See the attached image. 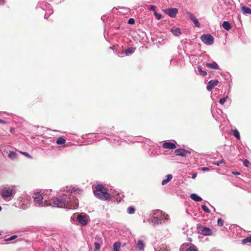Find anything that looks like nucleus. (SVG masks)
<instances>
[{"label":"nucleus","instance_id":"nucleus-1","mask_svg":"<svg viewBox=\"0 0 251 251\" xmlns=\"http://www.w3.org/2000/svg\"><path fill=\"white\" fill-rule=\"evenodd\" d=\"M61 191L64 192L62 196L55 199L49 194L48 201L49 206H57L61 208H67L68 209H75L78 205L77 199L74 196L76 194H80L82 191L78 188H75L72 186L62 188Z\"/></svg>","mask_w":251,"mask_h":251},{"label":"nucleus","instance_id":"nucleus-2","mask_svg":"<svg viewBox=\"0 0 251 251\" xmlns=\"http://www.w3.org/2000/svg\"><path fill=\"white\" fill-rule=\"evenodd\" d=\"M33 204L38 207H44L49 206L48 201L50 199L49 195L47 193L42 195L40 193H34L33 196Z\"/></svg>","mask_w":251,"mask_h":251},{"label":"nucleus","instance_id":"nucleus-3","mask_svg":"<svg viewBox=\"0 0 251 251\" xmlns=\"http://www.w3.org/2000/svg\"><path fill=\"white\" fill-rule=\"evenodd\" d=\"M169 220V215L160 210H156L153 214L151 222L153 226L165 223Z\"/></svg>","mask_w":251,"mask_h":251},{"label":"nucleus","instance_id":"nucleus-4","mask_svg":"<svg viewBox=\"0 0 251 251\" xmlns=\"http://www.w3.org/2000/svg\"><path fill=\"white\" fill-rule=\"evenodd\" d=\"M95 196L101 200H107L110 198V194L107 193V190L102 185L99 184L96 186L94 190Z\"/></svg>","mask_w":251,"mask_h":251},{"label":"nucleus","instance_id":"nucleus-5","mask_svg":"<svg viewBox=\"0 0 251 251\" xmlns=\"http://www.w3.org/2000/svg\"><path fill=\"white\" fill-rule=\"evenodd\" d=\"M38 8H40L46 11V13L44 15L45 19H48L50 16L53 14V10L50 5L45 1H41L38 2L36 6V9Z\"/></svg>","mask_w":251,"mask_h":251},{"label":"nucleus","instance_id":"nucleus-6","mask_svg":"<svg viewBox=\"0 0 251 251\" xmlns=\"http://www.w3.org/2000/svg\"><path fill=\"white\" fill-rule=\"evenodd\" d=\"M15 191L12 187H4L1 190V198L7 201L11 200L15 196Z\"/></svg>","mask_w":251,"mask_h":251},{"label":"nucleus","instance_id":"nucleus-7","mask_svg":"<svg viewBox=\"0 0 251 251\" xmlns=\"http://www.w3.org/2000/svg\"><path fill=\"white\" fill-rule=\"evenodd\" d=\"M201 39L206 45H211L214 43V38L210 34H202L201 37Z\"/></svg>","mask_w":251,"mask_h":251},{"label":"nucleus","instance_id":"nucleus-8","mask_svg":"<svg viewBox=\"0 0 251 251\" xmlns=\"http://www.w3.org/2000/svg\"><path fill=\"white\" fill-rule=\"evenodd\" d=\"M198 232L202 235L208 236L212 234V230L210 228L204 227L202 226L198 227Z\"/></svg>","mask_w":251,"mask_h":251},{"label":"nucleus","instance_id":"nucleus-9","mask_svg":"<svg viewBox=\"0 0 251 251\" xmlns=\"http://www.w3.org/2000/svg\"><path fill=\"white\" fill-rule=\"evenodd\" d=\"M186 15L189 17V18L192 21L195 26L197 27H200L201 25L198 19L194 15L193 13H192L190 12H187Z\"/></svg>","mask_w":251,"mask_h":251},{"label":"nucleus","instance_id":"nucleus-10","mask_svg":"<svg viewBox=\"0 0 251 251\" xmlns=\"http://www.w3.org/2000/svg\"><path fill=\"white\" fill-rule=\"evenodd\" d=\"M165 13L171 18H175L178 13V9L176 8L166 9L164 10Z\"/></svg>","mask_w":251,"mask_h":251},{"label":"nucleus","instance_id":"nucleus-11","mask_svg":"<svg viewBox=\"0 0 251 251\" xmlns=\"http://www.w3.org/2000/svg\"><path fill=\"white\" fill-rule=\"evenodd\" d=\"M31 198L28 196H25L22 198L21 202L22 205H24V208L28 207L30 203Z\"/></svg>","mask_w":251,"mask_h":251},{"label":"nucleus","instance_id":"nucleus-12","mask_svg":"<svg viewBox=\"0 0 251 251\" xmlns=\"http://www.w3.org/2000/svg\"><path fill=\"white\" fill-rule=\"evenodd\" d=\"M76 219L78 223L83 226H85L87 224V219L84 215H82L81 214L78 215Z\"/></svg>","mask_w":251,"mask_h":251},{"label":"nucleus","instance_id":"nucleus-13","mask_svg":"<svg viewBox=\"0 0 251 251\" xmlns=\"http://www.w3.org/2000/svg\"><path fill=\"white\" fill-rule=\"evenodd\" d=\"M188 151L181 148L177 149L175 151V153L176 155L180 156H186L188 153Z\"/></svg>","mask_w":251,"mask_h":251},{"label":"nucleus","instance_id":"nucleus-14","mask_svg":"<svg viewBox=\"0 0 251 251\" xmlns=\"http://www.w3.org/2000/svg\"><path fill=\"white\" fill-rule=\"evenodd\" d=\"M219 83L218 80L212 79L208 82V84L206 86V89L208 91H210L214 87L217 86Z\"/></svg>","mask_w":251,"mask_h":251},{"label":"nucleus","instance_id":"nucleus-15","mask_svg":"<svg viewBox=\"0 0 251 251\" xmlns=\"http://www.w3.org/2000/svg\"><path fill=\"white\" fill-rule=\"evenodd\" d=\"M176 147L175 143L170 142H165L162 145V148L164 149L173 150L176 149Z\"/></svg>","mask_w":251,"mask_h":251},{"label":"nucleus","instance_id":"nucleus-16","mask_svg":"<svg viewBox=\"0 0 251 251\" xmlns=\"http://www.w3.org/2000/svg\"><path fill=\"white\" fill-rule=\"evenodd\" d=\"M155 251H169L167 245L161 244L154 248Z\"/></svg>","mask_w":251,"mask_h":251},{"label":"nucleus","instance_id":"nucleus-17","mask_svg":"<svg viewBox=\"0 0 251 251\" xmlns=\"http://www.w3.org/2000/svg\"><path fill=\"white\" fill-rule=\"evenodd\" d=\"M110 139L112 143L114 144H117L118 145H120L122 142L121 138L119 136L114 135L111 136Z\"/></svg>","mask_w":251,"mask_h":251},{"label":"nucleus","instance_id":"nucleus-18","mask_svg":"<svg viewBox=\"0 0 251 251\" xmlns=\"http://www.w3.org/2000/svg\"><path fill=\"white\" fill-rule=\"evenodd\" d=\"M205 66L208 68H211V69H215V70L219 69L218 65L215 61H213L212 63H206L205 64Z\"/></svg>","mask_w":251,"mask_h":251},{"label":"nucleus","instance_id":"nucleus-19","mask_svg":"<svg viewBox=\"0 0 251 251\" xmlns=\"http://www.w3.org/2000/svg\"><path fill=\"white\" fill-rule=\"evenodd\" d=\"M171 31L174 35L176 36H178L181 34V29L179 27L172 28Z\"/></svg>","mask_w":251,"mask_h":251},{"label":"nucleus","instance_id":"nucleus-20","mask_svg":"<svg viewBox=\"0 0 251 251\" xmlns=\"http://www.w3.org/2000/svg\"><path fill=\"white\" fill-rule=\"evenodd\" d=\"M190 198L193 201H197V202L201 201L202 200V198L201 197H200L197 194H195V193L192 194L190 195Z\"/></svg>","mask_w":251,"mask_h":251},{"label":"nucleus","instance_id":"nucleus-21","mask_svg":"<svg viewBox=\"0 0 251 251\" xmlns=\"http://www.w3.org/2000/svg\"><path fill=\"white\" fill-rule=\"evenodd\" d=\"M135 48L133 47L128 48L125 50V54L126 55H129L134 52Z\"/></svg>","mask_w":251,"mask_h":251},{"label":"nucleus","instance_id":"nucleus-22","mask_svg":"<svg viewBox=\"0 0 251 251\" xmlns=\"http://www.w3.org/2000/svg\"><path fill=\"white\" fill-rule=\"evenodd\" d=\"M173 178V176L171 174L168 175L166 176V178L163 179L161 182L162 185H165L171 180Z\"/></svg>","mask_w":251,"mask_h":251},{"label":"nucleus","instance_id":"nucleus-23","mask_svg":"<svg viewBox=\"0 0 251 251\" xmlns=\"http://www.w3.org/2000/svg\"><path fill=\"white\" fill-rule=\"evenodd\" d=\"M222 26L226 30H229L231 28L230 24L227 21H224L222 24Z\"/></svg>","mask_w":251,"mask_h":251},{"label":"nucleus","instance_id":"nucleus-24","mask_svg":"<svg viewBox=\"0 0 251 251\" xmlns=\"http://www.w3.org/2000/svg\"><path fill=\"white\" fill-rule=\"evenodd\" d=\"M242 11L245 14H251V8L249 7L243 6L242 7Z\"/></svg>","mask_w":251,"mask_h":251},{"label":"nucleus","instance_id":"nucleus-25","mask_svg":"<svg viewBox=\"0 0 251 251\" xmlns=\"http://www.w3.org/2000/svg\"><path fill=\"white\" fill-rule=\"evenodd\" d=\"M66 142V140L62 136L58 137L56 141V144L58 145H63Z\"/></svg>","mask_w":251,"mask_h":251},{"label":"nucleus","instance_id":"nucleus-26","mask_svg":"<svg viewBox=\"0 0 251 251\" xmlns=\"http://www.w3.org/2000/svg\"><path fill=\"white\" fill-rule=\"evenodd\" d=\"M121 243L120 242H116L113 244L114 251H120Z\"/></svg>","mask_w":251,"mask_h":251},{"label":"nucleus","instance_id":"nucleus-27","mask_svg":"<svg viewBox=\"0 0 251 251\" xmlns=\"http://www.w3.org/2000/svg\"><path fill=\"white\" fill-rule=\"evenodd\" d=\"M17 153L13 151H10L8 157L9 158L12 160H14L17 158Z\"/></svg>","mask_w":251,"mask_h":251},{"label":"nucleus","instance_id":"nucleus-28","mask_svg":"<svg viewBox=\"0 0 251 251\" xmlns=\"http://www.w3.org/2000/svg\"><path fill=\"white\" fill-rule=\"evenodd\" d=\"M137 245L138 249L140 250H143L145 246L143 241L141 240H139L138 241Z\"/></svg>","mask_w":251,"mask_h":251},{"label":"nucleus","instance_id":"nucleus-29","mask_svg":"<svg viewBox=\"0 0 251 251\" xmlns=\"http://www.w3.org/2000/svg\"><path fill=\"white\" fill-rule=\"evenodd\" d=\"M198 70L200 75L203 76H206L207 75V72L205 71L202 70L201 67V66L198 67Z\"/></svg>","mask_w":251,"mask_h":251},{"label":"nucleus","instance_id":"nucleus-30","mask_svg":"<svg viewBox=\"0 0 251 251\" xmlns=\"http://www.w3.org/2000/svg\"><path fill=\"white\" fill-rule=\"evenodd\" d=\"M232 134L237 139H240V133L238 130L236 129H233L232 130Z\"/></svg>","mask_w":251,"mask_h":251},{"label":"nucleus","instance_id":"nucleus-31","mask_svg":"<svg viewBox=\"0 0 251 251\" xmlns=\"http://www.w3.org/2000/svg\"><path fill=\"white\" fill-rule=\"evenodd\" d=\"M225 160L224 159H223L220 161H214L212 163V164L214 165L219 166L220 164H225Z\"/></svg>","mask_w":251,"mask_h":251},{"label":"nucleus","instance_id":"nucleus-32","mask_svg":"<svg viewBox=\"0 0 251 251\" xmlns=\"http://www.w3.org/2000/svg\"><path fill=\"white\" fill-rule=\"evenodd\" d=\"M248 243H251V235L242 240V243L243 244H246Z\"/></svg>","mask_w":251,"mask_h":251},{"label":"nucleus","instance_id":"nucleus-33","mask_svg":"<svg viewBox=\"0 0 251 251\" xmlns=\"http://www.w3.org/2000/svg\"><path fill=\"white\" fill-rule=\"evenodd\" d=\"M135 209L133 206H129L127 208V212L129 214H132L135 213Z\"/></svg>","mask_w":251,"mask_h":251},{"label":"nucleus","instance_id":"nucleus-34","mask_svg":"<svg viewBox=\"0 0 251 251\" xmlns=\"http://www.w3.org/2000/svg\"><path fill=\"white\" fill-rule=\"evenodd\" d=\"M189 58L190 59V62H196L197 60V56L193 54H189L188 55Z\"/></svg>","mask_w":251,"mask_h":251},{"label":"nucleus","instance_id":"nucleus-35","mask_svg":"<svg viewBox=\"0 0 251 251\" xmlns=\"http://www.w3.org/2000/svg\"><path fill=\"white\" fill-rule=\"evenodd\" d=\"M94 246H95L94 251H98L100 249L101 245L100 244V243H99L98 242H95Z\"/></svg>","mask_w":251,"mask_h":251},{"label":"nucleus","instance_id":"nucleus-36","mask_svg":"<svg viewBox=\"0 0 251 251\" xmlns=\"http://www.w3.org/2000/svg\"><path fill=\"white\" fill-rule=\"evenodd\" d=\"M123 195H120L119 193L117 194V196H115L116 200L118 201H120L121 200L123 199Z\"/></svg>","mask_w":251,"mask_h":251},{"label":"nucleus","instance_id":"nucleus-37","mask_svg":"<svg viewBox=\"0 0 251 251\" xmlns=\"http://www.w3.org/2000/svg\"><path fill=\"white\" fill-rule=\"evenodd\" d=\"M18 237V236L17 235H13L12 236H11L9 238H6L4 240V241H12L13 240H15V239H16Z\"/></svg>","mask_w":251,"mask_h":251},{"label":"nucleus","instance_id":"nucleus-38","mask_svg":"<svg viewBox=\"0 0 251 251\" xmlns=\"http://www.w3.org/2000/svg\"><path fill=\"white\" fill-rule=\"evenodd\" d=\"M201 208L202 209V210L205 212V213H208L210 212V210L208 209V208L205 206V205H201Z\"/></svg>","mask_w":251,"mask_h":251},{"label":"nucleus","instance_id":"nucleus-39","mask_svg":"<svg viewBox=\"0 0 251 251\" xmlns=\"http://www.w3.org/2000/svg\"><path fill=\"white\" fill-rule=\"evenodd\" d=\"M186 251H197V249L195 246H192L189 247L186 250Z\"/></svg>","mask_w":251,"mask_h":251},{"label":"nucleus","instance_id":"nucleus-40","mask_svg":"<svg viewBox=\"0 0 251 251\" xmlns=\"http://www.w3.org/2000/svg\"><path fill=\"white\" fill-rule=\"evenodd\" d=\"M228 97L226 96V97L223 98L219 100V102L221 104L223 105L226 101Z\"/></svg>","mask_w":251,"mask_h":251},{"label":"nucleus","instance_id":"nucleus-41","mask_svg":"<svg viewBox=\"0 0 251 251\" xmlns=\"http://www.w3.org/2000/svg\"><path fill=\"white\" fill-rule=\"evenodd\" d=\"M218 225L220 226H222L224 225V221L221 218H219L217 221Z\"/></svg>","mask_w":251,"mask_h":251},{"label":"nucleus","instance_id":"nucleus-42","mask_svg":"<svg viewBox=\"0 0 251 251\" xmlns=\"http://www.w3.org/2000/svg\"><path fill=\"white\" fill-rule=\"evenodd\" d=\"M20 153L23 154V155H25V156L29 158H32V156L27 152L25 151H20Z\"/></svg>","mask_w":251,"mask_h":251},{"label":"nucleus","instance_id":"nucleus-43","mask_svg":"<svg viewBox=\"0 0 251 251\" xmlns=\"http://www.w3.org/2000/svg\"><path fill=\"white\" fill-rule=\"evenodd\" d=\"M135 23V20L133 18H130L128 21V23L129 24L132 25Z\"/></svg>","mask_w":251,"mask_h":251},{"label":"nucleus","instance_id":"nucleus-44","mask_svg":"<svg viewBox=\"0 0 251 251\" xmlns=\"http://www.w3.org/2000/svg\"><path fill=\"white\" fill-rule=\"evenodd\" d=\"M249 164V161L247 159L245 160L243 162L244 165L246 167H248Z\"/></svg>","mask_w":251,"mask_h":251},{"label":"nucleus","instance_id":"nucleus-45","mask_svg":"<svg viewBox=\"0 0 251 251\" xmlns=\"http://www.w3.org/2000/svg\"><path fill=\"white\" fill-rule=\"evenodd\" d=\"M201 170L202 171L205 172V171H209L210 169H209V167H204L201 168Z\"/></svg>","mask_w":251,"mask_h":251},{"label":"nucleus","instance_id":"nucleus-46","mask_svg":"<svg viewBox=\"0 0 251 251\" xmlns=\"http://www.w3.org/2000/svg\"><path fill=\"white\" fill-rule=\"evenodd\" d=\"M188 246V245L187 243L183 244L180 247V250H182V249H184V248L187 247Z\"/></svg>","mask_w":251,"mask_h":251},{"label":"nucleus","instance_id":"nucleus-47","mask_svg":"<svg viewBox=\"0 0 251 251\" xmlns=\"http://www.w3.org/2000/svg\"><path fill=\"white\" fill-rule=\"evenodd\" d=\"M155 16L158 20H160L162 18V15L161 14H155Z\"/></svg>","mask_w":251,"mask_h":251},{"label":"nucleus","instance_id":"nucleus-48","mask_svg":"<svg viewBox=\"0 0 251 251\" xmlns=\"http://www.w3.org/2000/svg\"><path fill=\"white\" fill-rule=\"evenodd\" d=\"M155 9V7L154 5H151V6L150 10L151 11H154Z\"/></svg>","mask_w":251,"mask_h":251},{"label":"nucleus","instance_id":"nucleus-49","mask_svg":"<svg viewBox=\"0 0 251 251\" xmlns=\"http://www.w3.org/2000/svg\"><path fill=\"white\" fill-rule=\"evenodd\" d=\"M105 18H106V16L105 15H103L101 16V20L103 21V22H104L105 21Z\"/></svg>","mask_w":251,"mask_h":251},{"label":"nucleus","instance_id":"nucleus-50","mask_svg":"<svg viewBox=\"0 0 251 251\" xmlns=\"http://www.w3.org/2000/svg\"><path fill=\"white\" fill-rule=\"evenodd\" d=\"M232 174H233L234 175H240V173L234 171V172H232Z\"/></svg>","mask_w":251,"mask_h":251},{"label":"nucleus","instance_id":"nucleus-51","mask_svg":"<svg viewBox=\"0 0 251 251\" xmlns=\"http://www.w3.org/2000/svg\"><path fill=\"white\" fill-rule=\"evenodd\" d=\"M4 3V0H0V5H2Z\"/></svg>","mask_w":251,"mask_h":251},{"label":"nucleus","instance_id":"nucleus-52","mask_svg":"<svg viewBox=\"0 0 251 251\" xmlns=\"http://www.w3.org/2000/svg\"><path fill=\"white\" fill-rule=\"evenodd\" d=\"M0 123L1 124H5V122L1 119H0Z\"/></svg>","mask_w":251,"mask_h":251},{"label":"nucleus","instance_id":"nucleus-53","mask_svg":"<svg viewBox=\"0 0 251 251\" xmlns=\"http://www.w3.org/2000/svg\"><path fill=\"white\" fill-rule=\"evenodd\" d=\"M197 175L196 174H194L192 175V178L194 179L196 177Z\"/></svg>","mask_w":251,"mask_h":251},{"label":"nucleus","instance_id":"nucleus-54","mask_svg":"<svg viewBox=\"0 0 251 251\" xmlns=\"http://www.w3.org/2000/svg\"><path fill=\"white\" fill-rule=\"evenodd\" d=\"M187 240H188V241H189V242H192V239H191V238H190V237H188V238H187Z\"/></svg>","mask_w":251,"mask_h":251},{"label":"nucleus","instance_id":"nucleus-55","mask_svg":"<svg viewBox=\"0 0 251 251\" xmlns=\"http://www.w3.org/2000/svg\"><path fill=\"white\" fill-rule=\"evenodd\" d=\"M1 209H2V208H1V206H0V211L1 210Z\"/></svg>","mask_w":251,"mask_h":251}]
</instances>
